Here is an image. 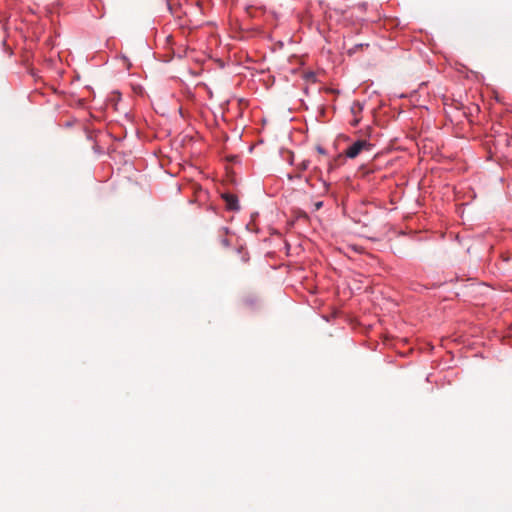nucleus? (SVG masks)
<instances>
[{"mask_svg": "<svg viewBox=\"0 0 512 512\" xmlns=\"http://www.w3.org/2000/svg\"><path fill=\"white\" fill-rule=\"evenodd\" d=\"M372 144L365 139H358L347 147L345 155L349 159L356 158L362 151L370 152Z\"/></svg>", "mask_w": 512, "mask_h": 512, "instance_id": "1", "label": "nucleus"}, {"mask_svg": "<svg viewBox=\"0 0 512 512\" xmlns=\"http://www.w3.org/2000/svg\"><path fill=\"white\" fill-rule=\"evenodd\" d=\"M323 207V201H318V202H315L314 204V210L318 211L319 209H321Z\"/></svg>", "mask_w": 512, "mask_h": 512, "instance_id": "5", "label": "nucleus"}, {"mask_svg": "<svg viewBox=\"0 0 512 512\" xmlns=\"http://www.w3.org/2000/svg\"><path fill=\"white\" fill-rule=\"evenodd\" d=\"M304 78L307 81L316 82V74L314 72L310 71V72L305 73Z\"/></svg>", "mask_w": 512, "mask_h": 512, "instance_id": "3", "label": "nucleus"}, {"mask_svg": "<svg viewBox=\"0 0 512 512\" xmlns=\"http://www.w3.org/2000/svg\"><path fill=\"white\" fill-rule=\"evenodd\" d=\"M223 200L226 203V207L228 210L231 211H238L240 210L239 201L236 195L231 193H224L222 195Z\"/></svg>", "mask_w": 512, "mask_h": 512, "instance_id": "2", "label": "nucleus"}, {"mask_svg": "<svg viewBox=\"0 0 512 512\" xmlns=\"http://www.w3.org/2000/svg\"><path fill=\"white\" fill-rule=\"evenodd\" d=\"M323 186H324V189H325V193H327L328 190H329L330 184L328 182H326V181H323Z\"/></svg>", "mask_w": 512, "mask_h": 512, "instance_id": "6", "label": "nucleus"}, {"mask_svg": "<svg viewBox=\"0 0 512 512\" xmlns=\"http://www.w3.org/2000/svg\"><path fill=\"white\" fill-rule=\"evenodd\" d=\"M309 163H310V162H309L308 160H303V161H301V162L297 165V167H298V169H300V170L304 171V170H306V169L309 167Z\"/></svg>", "mask_w": 512, "mask_h": 512, "instance_id": "4", "label": "nucleus"}, {"mask_svg": "<svg viewBox=\"0 0 512 512\" xmlns=\"http://www.w3.org/2000/svg\"><path fill=\"white\" fill-rule=\"evenodd\" d=\"M318 152L321 153V154H324L325 153V150L322 148V147H318L317 148Z\"/></svg>", "mask_w": 512, "mask_h": 512, "instance_id": "7", "label": "nucleus"}]
</instances>
